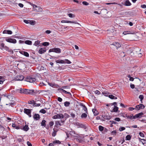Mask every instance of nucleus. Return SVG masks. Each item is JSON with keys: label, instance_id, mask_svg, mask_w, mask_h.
Instances as JSON below:
<instances>
[{"label": "nucleus", "instance_id": "nucleus-39", "mask_svg": "<svg viewBox=\"0 0 146 146\" xmlns=\"http://www.w3.org/2000/svg\"><path fill=\"white\" fill-rule=\"evenodd\" d=\"M131 137L129 135H127L125 137V140H129L131 139Z\"/></svg>", "mask_w": 146, "mask_h": 146}, {"label": "nucleus", "instance_id": "nucleus-16", "mask_svg": "<svg viewBox=\"0 0 146 146\" xmlns=\"http://www.w3.org/2000/svg\"><path fill=\"white\" fill-rule=\"evenodd\" d=\"M20 53L21 54L24 55L25 56L27 57H29V54L27 52L24 51H22L20 52Z\"/></svg>", "mask_w": 146, "mask_h": 146}, {"label": "nucleus", "instance_id": "nucleus-6", "mask_svg": "<svg viewBox=\"0 0 146 146\" xmlns=\"http://www.w3.org/2000/svg\"><path fill=\"white\" fill-rule=\"evenodd\" d=\"M145 108V106L142 104H140L135 107V109L139 110L141 109H143Z\"/></svg>", "mask_w": 146, "mask_h": 146}, {"label": "nucleus", "instance_id": "nucleus-10", "mask_svg": "<svg viewBox=\"0 0 146 146\" xmlns=\"http://www.w3.org/2000/svg\"><path fill=\"white\" fill-rule=\"evenodd\" d=\"M143 113L142 112H141L138 114H136L134 116V119H136L137 118H140L142 117V115Z\"/></svg>", "mask_w": 146, "mask_h": 146}, {"label": "nucleus", "instance_id": "nucleus-28", "mask_svg": "<svg viewBox=\"0 0 146 146\" xmlns=\"http://www.w3.org/2000/svg\"><path fill=\"white\" fill-rule=\"evenodd\" d=\"M87 117V114L85 113H83L81 116V117L82 118H86Z\"/></svg>", "mask_w": 146, "mask_h": 146}, {"label": "nucleus", "instance_id": "nucleus-29", "mask_svg": "<svg viewBox=\"0 0 146 146\" xmlns=\"http://www.w3.org/2000/svg\"><path fill=\"white\" fill-rule=\"evenodd\" d=\"M25 43L27 44L31 45L32 44V42L30 40H27L25 41Z\"/></svg>", "mask_w": 146, "mask_h": 146}, {"label": "nucleus", "instance_id": "nucleus-45", "mask_svg": "<svg viewBox=\"0 0 146 146\" xmlns=\"http://www.w3.org/2000/svg\"><path fill=\"white\" fill-rule=\"evenodd\" d=\"M40 112L44 114L45 113L46 111L44 109H42L40 110Z\"/></svg>", "mask_w": 146, "mask_h": 146}, {"label": "nucleus", "instance_id": "nucleus-47", "mask_svg": "<svg viewBox=\"0 0 146 146\" xmlns=\"http://www.w3.org/2000/svg\"><path fill=\"white\" fill-rule=\"evenodd\" d=\"M28 103L29 104H33L34 103V101L33 100L29 101H28Z\"/></svg>", "mask_w": 146, "mask_h": 146}, {"label": "nucleus", "instance_id": "nucleus-58", "mask_svg": "<svg viewBox=\"0 0 146 146\" xmlns=\"http://www.w3.org/2000/svg\"><path fill=\"white\" fill-rule=\"evenodd\" d=\"M49 125L51 127L54 125V122L53 121H50L49 123Z\"/></svg>", "mask_w": 146, "mask_h": 146}, {"label": "nucleus", "instance_id": "nucleus-24", "mask_svg": "<svg viewBox=\"0 0 146 146\" xmlns=\"http://www.w3.org/2000/svg\"><path fill=\"white\" fill-rule=\"evenodd\" d=\"M56 62L57 63H61L64 64L65 63V62L64 60H56Z\"/></svg>", "mask_w": 146, "mask_h": 146}, {"label": "nucleus", "instance_id": "nucleus-26", "mask_svg": "<svg viewBox=\"0 0 146 146\" xmlns=\"http://www.w3.org/2000/svg\"><path fill=\"white\" fill-rule=\"evenodd\" d=\"M59 90L62 91V92L65 93L66 94H71V93L70 92H67L66 91H65V90H63L62 89L60 88L59 89Z\"/></svg>", "mask_w": 146, "mask_h": 146}, {"label": "nucleus", "instance_id": "nucleus-21", "mask_svg": "<svg viewBox=\"0 0 146 146\" xmlns=\"http://www.w3.org/2000/svg\"><path fill=\"white\" fill-rule=\"evenodd\" d=\"M124 5L126 6H130L131 5V3L128 0H126L125 2Z\"/></svg>", "mask_w": 146, "mask_h": 146}, {"label": "nucleus", "instance_id": "nucleus-56", "mask_svg": "<svg viewBox=\"0 0 146 146\" xmlns=\"http://www.w3.org/2000/svg\"><path fill=\"white\" fill-rule=\"evenodd\" d=\"M112 134L115 135L116 133V131L115 130H114L112 131L111 132Z\"/></svg>", "mask_w": 146, "mask_h": 146}, {"label": "nucleus", "instance_id": "nucleus-46", "mask_svg": "<svg viewBox=\"0 0 146 146\" xmlns=\"http://www.w3.org/2000/svg\"><path fill=\"white\" fill-rule=\"evenodd\" d=\"M64 60L65 61V63H66L68 64H70L71 63V62L70 60L68 59H65Z\"/></svg>", "mask_w": 146, "mask_h": 146}, {"label": "nucleus", "instance_id": "nucleus-64", "mask_svg": "<svg viewBox=\"0 0 146 146\" xmlns=\"http://www.w3.org/2000/svg\"><path fill=\"white\" fill-rule=\"evenodd\" d=\"M27 143L28 146H32V144L29 141H27Z\"/></svg>", "mask_w": 146, "mask_h": 146}, {"label": "nucleus", "instance_id": "nucleus-42", "mask_svg": "<svg viewBox=\"0 0 146 146\" xmlns=\"http://www.w3.org/2000/svg\"><path fill=\"white\" fill-rule=\"evenodd\" d=\"M40 104H36L35 103V101H34V103L33 104V106H40Z\"/></svg>", "mask_w": 146, "mask_h": 146}, {"label": "nucleus", "instance_id": "nucleus-3", "mask_svg": "<svg viewBox=\"0 0 146 146\" xmlns=\"http://www.w3.org/2000/svg\"><path fill=\"white\" fill-rule=\"evenodd\" d=\"M64 117L63 115L62 114L59 113L53 116L52 118L54 119H62Z\"/></svg>", "mask_w": 146, "mask_h": 146}, {"label": "nucleus", "instance_id": "nucleus-7", "mask_svg": "<svg viewBox=\"0 0 146 146\" xmlns=\"http://www.w3.org/2000/svg\"><path fill=\"white\" fill-rule=\"evenodd\" d=\"M24 77L22 75H19L16 76L15 78V80L17 81H22L23 80Z\"/></svg>", "mask_w": 146, "mask_h": 146}, {"label": "nucleus", "instance_id": "nucleus-44", "mask_svg": "<svg viewBox=\"0 0 146 146\" xmlns=\"http://www.w3.org/2000/svg\"><path fill=\"white\" fill-rule=\"evenodd\" d=\"M69 17L70 18L74 17H75V15L72 13H70L68 14Z\"/></svg>", "mask_w": 146, "mask_h": 146}, {"label": "nucleus", "instance_id": "nucleus-25", "mask_svg": "<svg viewBox=\"0 0 146 146\" xmlns=\"http://www.w3.org/2000/svg\"><path fill=\"white\" fill-rule=\"evenodd\" d=\"M139 139L142 143L143 145L146 144V140L144 139H141L140 138H139Z\"/></svg>", "mask_w": 146, "mask_h": 146}, {"label": "nucleus", "instance_id": "nucleus-30", "mask_svg": "<svg viewBox=\"0 0 146 146\" xmlns=\"http://www.w3.org/2000/svg\"><path fill=\"white\" fill-rule=\"evenodd\" d=\"M64 106L66 107H68L70 105V102L67 101H66L64 103Z\"/></svg>", "mask_w": 146, "mask_h": 146}, {"label": "nucleus", "instance_id": "nucleus-17", "mask_svg": "<svg viewBox=\"0 0 146 146\" xmlns=\"http://www.w3.org/2000/svg\"><path fill=\"white\" fill-rule=\"evenodd\" d=\"M53 131L52 134V136L54 137L56 135V133L57 132L58 130L57 129L54 128L53 129Z\"/></svg>", "mask_w": 146, "mask_h": 146}, {"label": "nucleus", "instance_id": "nucleus-14", "mask_svg": "<svg viewBox=\"0 0 146 146\" xmlns=\"http://www.w3.org/2000/svg\"><path fill=\"white\" fill-rule=\"evenodd\" d=\"M46 49L45 48H40L38 51V52L40 54H42L44 53L46 51Z\"/></svg>", "mask_w": 146, "mask_h": 146}, {"label": "nucleus", "instance_id": "nucleus-61", "mask_svg": "<svg viewBox=\"0 0 146 146\" xmlns=\"http://www.w3.org/2000/svg\"><path fill=\"white\" fill-rule=\"evenodd\" d=\"M29 23L31 25H34V22L32 21H31L29 20Z\"/></svg>", "mask_w": 146, "mask_h": 146}, {"label": "nucleus", "instance_id": "nucleus-35", "mask_svg": "<svg viewBox=\"0 0 146 146\" xmlns=\"http://www.w3.org/2000/svg\"><path fill=\"white\" fill-rule=\"evenodd\" d=\"M42 9L41 8L39 9V8H35V10L36 12H39L41 11H42Z\"/></svg>", "mask_w": 146, "mask_h": 146}, {"label": "nucleus", "instance_id": "nucleus-59", "mask_svg": "<svg viewBox=\"0 0 146 146\" xmlns=\"http://www.w3.org/2000/svg\"><path fill=\"white\" fill-rule=\"evenodd\" d=\"M115 120L116 121H120V119L119 117H116L115 119Z\"/></svg>", "mask_w": 146, "mask_h": 146}, {"label": "nucleus", "instance_id": "nucleus-13", "mask_svg": "<svg viewBox=\"0 0 146 146\" xmlns=\"http://www.w3.org/2000/svg\"><path fill=\"white\" fill-rule=\"evenodd\" d=\"M76 125L78 126H79V127H80L81 128H84L85 129H86V127L85 126V125H84L81 123H80L79 122H76Z\"/></svg>", "mask_w": 146, "mask_h": 146}, {"label": "nucleus", "instance_id": "nucleus-1", "mask_svg": "<svg viewBox=\"0 0 146 146\" xmlns=\"http://www.w3.org/2000/svg\"><path fill=\"white\" fill-rule=\"evenodd\" d=\"M54 52L57 53H60L61 52V50L59 48H55L50 49L49 50V52Z\"/></svg>", "mask_w": 146, "mask_h": 146}, {"label": "nucleus", "instance_id": "nucleus-52", "mask_svg": "<svg viewBox=\"0 0 146 146\" xmlns=\"http://www.w3.org/2000/svg\"><path fill=\"white\" fill-rule=\"evenodd\" d=\"M102 116L103 117H104V118L106 119H109V118L110 117L109 116V117H108V116L107 115H102Z\"/></svg>", "mask_w": 146, "mask_h": 146}, {"label": "nucleus", "instance_id": "nucleus-5", "mask_svg": "<svg viewBox=\"0 0 146 146\" xmlns=\"http://www.w3.org/2000/svg\"><path fill=\"white\" fill-rule=\"evenodd\" d=\"M24 112L25 113L27 114L29 116V117H31V110L25 108L24 109Z\"/></svg>", "mask_w": 146, "mask_h": 146}, {"label": "nucleus", "instance_id": "nucleus-37", "mask_svg": "<svg viewBox=\"0 0 146 146\" xmlns=\"http://www.w3.org/2000/svg\"><path fill=\"white\" fill-rule=\"evenodd\" d=\"M139 98L140 99V101L142 103V101L143 99V95H140L139 96Z\"/></svg>", "mask_w": 146, "mask_h": 146}, {"label": "nucleus", "instance_id": "nucleus-38", "mask_svg": "<svg viewBox=\"0 0 146 146\" xmlns=\"http://www.w3.org/2000/svg\"><path fill=\"white\" fill-rule=\"evenodd\" d=\"M42 45L44 46H47L49 45V43L48 42H45L42 43Z\"/></svg>", "mask_w": 146, "mask_h": 146}, {"label": "nucleus", "instance_id": "nucleus-34", "mask_svg": "<svg viewBox=\"0 0 146 146\" xmlns=\"http://www.w3.org/2000/svg\"><path fill=\"white\" fill-rule=\"evenodd\" d=\"M4 81V78L2 76H0V84H2Z\"/></svg>", "mask_w": 146, "mask_h": 146}, {"label": "nucleus", "instance_id": "nucleus-22", "mask_svg": "<svg viewBox=\"0 0 146 146\" xmlns=\"http://www.w3.org/2000/svg\"><path fill=\"white\" fill-rule=\"evenodd\" d=\"M134 32L133 31L131 32L129 31H124L123 33V34L124 35H126L129 34H133Z\"/></svg>", "mask_w": 146, "mask_h": 146}, {"label": "nucleus", "instance_id": "nucleus-27", "mask_svg": "<svg viewBox=\"0 0 146 146\" xmlns=\"http://www.w3.org/2000/svg\"><path fill=\"white\" fill-rule=\"evenodd\" d=\"M108 97L110 98L111 99H117V97L112 95H109Z\"/></svg>", "mask_w": 146, "mask_h": 146}, {"label": "nucleus", "instance_id": "nucleus-11", "mask_svg": "<svg viewBox=\"0 0 146 146\" xmlns=\"http://www.w3.org/2000/svg\"><path fill=\"white\" fill-rule=\"evenodd\" d=\"M112 108H113L111 110H110L111 112H117L118 110V108L116 106L114 105L113 106H112Z\"/></svg>", "mask_w": 146, "mask_h": 146}, {"label": "nucleus", "instance_id": "nucleus-20", "mask_svg": "<svg viewBox=\"0 0 146 146\" xmlns=\"http://www.w3.org/2000/svg\"><path fill=\"white\" fill-rule=\"evenodd\" d=\"M125 116L127 118L130 119H134V116H133V114H130V115H128L127 114H126Z\"/></svg>", "mask_w": 146, "mask_h": 146}, {"label": "nucleus", "instance_id": "nucleus-54", "mask_svg": "<svg viewBox=\"0 0 146 146\" xmlns=\"http://www.w3.org/2000/svg\"><path fill=\"white\" fill-rule=\"evenodd\" d=\"M68 21L67 20H63L61 21L62 23H68Z\"/></svg>", "mask_w": 146, "mask_h": 146}, {"label": "nucleus", "instance_id": "nucleus-53", "mask_svg": "<svg viewBox=\"0 0 146 146\" xmlns=\"http://www.w3.org/2000/svg\"><path fill=\"white\" fill-rule=\"evenodd\" d=\"M7 137V136H1L0 137V138H1L2 139H5Z\"/></svg>", "mask_w": 146, "mask_h": 146}, {"label": "nucleus", "instance_id": "nucleus-50", "mask_svg": "<svg viewBox=\"0 0 146 146\" xmlns=\"http://www.w3.org/2000/svg\"><path fill=\"white\" fill-rule=\"evenodd\" d=\"M82 3L85 5H89V3L87 2L86 1H84L82 2Z\"/></svg>", "mask_w": 146, "mask_h": 146}, {"label": "nucleus", "instance_id": "nucleus-40", "mask_svg": "<svg viewBox=\"0 0 146 146\" xmlns=\"http://www.w3.org/2000/svg\"><path fill=\"white\" fill-rule=\"evenodd\" d=\"M70 115L71 117L74 118L75 117V114L73 112H71L70 113Z\"/></svg>", "mask_w": 146, "mask_h": 146}, {"label": "nucleus", "instance_id": "nucleus-60", "mask_svg": "<svg viewBox=\"0 0 146 146\" xmlns=\"http://www.w3.org/2000/svg\"><path fill=\"white\" fill-rule=\"evenodd\" d=\"M139 135L142 137H144V134L142 132H140L139 133Z\"/></svg>", "mask_w": 146, "mask_h": 146}, {"label": "nucleus", "instance_id": "nucleus-33", "mask_svg": "<svg viewBox=\"0 0 146 146\" xmlns=\"http://www.w3.org/2000/svg\"><path fill=\"white\" fill-rule=\"evenodd\" d=\"M53 143L54 144H60L61 143V142L59 140H56L55 141H53Z\"/></svg>", "mask_w": 146, "mask_h": 146}, {"label": "nucleus", "instance_id": "nucleus-43", "mask_svg": "<svg viewBox=\"0 0 146 146\" xmlns=\"http://www.w3.org/2000/svg\"><path fill=\"white\" fill-rule=\"evenodd\" d=\"M125 129V128L123 127H120L119 129V130L120 131H121L124 130Z\"/></svg>", "mask_w": 146, "mask_h": 146}, {"label": "nucleus", "instance_id": "nucleus-8", "mask_svg": "<svg viewBox=\"0 0 146 146\" xmlns=\"http://www.w3.org/2000/svg\"><path fill=\"white\" fill-rule=\"evenodd\" d=\"M110 46L111 47H112V46H114L117 49L118 48H119L121 46V44L117 42H113L112 44H111Z\"/></svg>", "mask_w": 146, "mask_h": 146}, {"label": "nucleus", "instance_id": "nucleus-12", "mask_svg": "<svg viewBox=\"0 0 146 146\" xmlns=\"http://www.w3.org/2000/svg\"><path fill=\"white\" fill-rule=\"evenodd\" d=\"M17 92L20 93L21 94H25V89H24L21 88H20L16 90Z\"/></svg>", "mask_w": 146, "mask_h": 146}, {"label": "nucleus", "instance_id": "nucleus-62", "mask_svg": "<svg viewBox=\"0 0 146 146\" xmlns=\"http://www.w3.org/2000/svg\"><path fill=\"white\" fill-rule=\"evenodd\" d=\"M121 55L122 57H124L125 56V54L123 52H121Z\"/></svg>", "mask_w": 146, "mask_h": 146}, {"label": "nucleus", "instance_id": "nucleus-4", "mask_svg": "<svg viewBox=\"0 0 146 146\" xmlns=\"http://www.w3.org/2000/svg\"><path fill=\"white\" fill-rule=\"evenodd\" d=\"M5 40L7 42L14 44L16 43L17 42L16 40L14 38H6Z\"/></svg>", "mask_w": 146, "mask_h": 146}, {"label": "nucleus", "instance_id": "nucleus-2", "mask_svg": "<svg viewBox=\"0 0 146 146\" xmlns=\"http://www.w3.org/2000/svg\"><path fill=\"white\" fill-rule=\"evenodd\" d=\"M36 79L34 78H32L30 76L27 77L25 80L30 82H33L36 81Z\"/></svg>", "mask_w": 146, "mask_h": 146}, {"label": "nucleus", "instance_id": "nucleus-41", "mask_svg": "<svg viewBox=\"0 0 146 146\" xmlns=\"http://www.w3.org/2000/svg\"><path fill=\"white\" fill-rule=\"evenodd\" d=\"M99 129L100 131H102L104 130V127L101 125H100L99 126Z\"/></svg>", "mask_w": 146, "mask_h": 146}, {"label": "nucleus", "instance_id": "nucleus-55", "mask_svg": "<svg viewBox=\"0 0 146 146\" xmlns=\"http://www.w3.org/2000/svg\"><path fill=\"white\" fill-rule=\"evenodd\" d=\"M57 100L60 102H62V99L61 98L59 97H58L57 98Z\"/></svg>", "mask_w": 146, "mask_h": 146}, {"label": "nucleus", "instance_id": "nucleus-32", "mask_svg": "<svg viewBox=\"0 0 146 146\" xmlns=\"http://www.w3.org/2000/svg\"><path fill=\"white\" fill-rule=\"evenodd\" d=\"M46 121L44 120H43L42 121V122L41 123V125L42 126L45 127L46 126Z\"/></svg>", "mask_w": 146, "mask_h": 146}, {"label": "nucleus", "instance_id": "nucleus-19", "mask_svg": "<svg viewBox=\"0 0 146 146\" xmlns=\"http://www.w3.org/2000/svg\"><path fill=\"white\" fill-rule=\"evenodd\" d=\"M29 129V128L27 125H25L22 128V129L26 131H27Z\"/></svg>", "mask_w": 146, "mask_h": 146}, {"label": "nucleus", "instance_id": "nucleus-51", "mask_svg": "<svg viewBox=\"0 0 146 146\" xmlns=\"http://www.w3.org/2000/svg\"><path fill=\"white\" fill-rule=\"evenodd\" d=\"M55 124L57 125H60V126H61V124L60 123V121H56L55 122Z\"/></svg>", "mask_w": 146, "mask_h": 146}, {"label": "nucleus", "instance_id": "nucleus-9", "mask_svg": "<svg viewBox=\"0 0 146 146\" xmlns=\"http://www.w3.org/2000/svg\"><path fill=\"white\" fill-rule=\"evenodd\" d=\"M25 94H32L34 93V90H30L29 89H25Z\"/></svg>", "mask_w": 146, "mask_h": 146}, {"label": "nucleus", "instance_id": "nucleus-48", "mask_svg": "<svg viewBox=\"0 0 146 146\" xmlns=\"http://www.w3.org/2000/svg\"><path fill=\"white\" fill-rule=\"evenodd\" d=\"M1 49H4L5 48V44L4 43H2L1 44Z\"/></svg>", "mask_w": 146, "mask_h": 146}, {"label": "nucleus", "instance_id": "nucleus-63", "mask_svg": "<svg viewBox=\"0 0 146 146\" xmlns=\"http://www.w3.org/2000/svg\"><path fill=\"white\" fill-rule=\"evenodd\" d=\"M130 86V87L132 89H133L135 88V85L134 84H131Z\"/></svg>", "mask_w": 146, "mask_h": 146}, {"label": "nucleus", "instance_id": "nucleus-36", "mask_svg": "<svg viewBox=\"0 0 146 146\" xmlns=\"http://www.w3.org/2000/svg\"><path fill=\"white\" fill-rule=\"evenodd\" d=\"M40 41H39L38 40H37V41H36L34 44V45H35V46H38V45L39 44H40Z\"/></svg>", "mask_w": 146, "mask_h": 146}, {"label": "nucleus", "instance_id": "nucleus-57", "mask_svg": "<svg viewBox=\"0 0 146 146\" xmlns=\"http://www.w3.org/2000/svg\"><path fill=\"white\" fill-rule=\"evenodd\" d=\"M95 93L96 94H99L100 93V92L98 90H96L95 92Z\"/></svg>", "mask_w": 146, "mask_h": 146}, {"label": "nucleus", "instance_id": "nucleus-15", "mask_svg": "<svg viewBox=\"0 0 146 146\" xmlns=\"http://www.w3.org/2000/svg\"><path fill=\"white\" fill-rule=\"evenodd\" d=\"M33 117L35 119L37 120L40 119V116L38 114H35L33 116Z\"/></svg>", "mask_w": 146, "mask_h": 146}, {"label": "nucleus", "instance_id": "nucleus-31", "mask_svg": "<svg viewBox=\"0 0 146 146\" xmlns=\"http://www.w3.org/2000/svg\"><path fill=\"white\" fill-rule=\"evenodd\" d=\"M12 126L13 127L17 129H20L19 127L17 126L16 124L14 123H13L12 124Z\"/></svg>", "mask_w": 146, "mask_h": 146}, {"label": "nucleus", "instance_id": "nucleus-18", "mask_svg": "<svg viewBox=\"0 0 146 146\" xmlns=\"http://www.w3.org/2000/svg\"><path fill=\"white\" fill-rule=\"evenodd\" d=\"M80 106L83 107V109L87 113V109L86 107L82 103L80 104Z\"/></svg>", "mask_w": 146, "mask_h": 146}, {"label": "nucleus", "instance_id": "nucleus-23", "mask_svg": "<svg viewBox=\"0 0 146 146\" xmlns=\"http://www.w3.org/2000/svg\"><path fill=\"white\" fill-rule=\"evenodd\" d=\"M92 111L94 115H96L98 114V112L96 109H93L92 110Z\"/></svg>", "mask_w": 146, "mask_h": 146}, {"label": "nucleus", "instance_id": "nucleus-49", "mask_svg": "<svg viewBox=\"0 0 146 146\" xmlns=\"http://www.w3.org/2000/svg\"><path fill=\"white\" fill-rule=\"evenodd\" d=\"M68 23H72L74 24H78V23L76 21H68Z\"/></svg>", "mask_w": 146, "mask_h": 146}]
</instances>
